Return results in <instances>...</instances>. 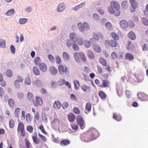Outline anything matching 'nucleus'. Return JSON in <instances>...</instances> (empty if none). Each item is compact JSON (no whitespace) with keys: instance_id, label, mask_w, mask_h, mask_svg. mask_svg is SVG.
Wrapping results in <instances>:
<instances>
[{"instance_id":"72a5a7b5","label":"nucleus","mask_w":148,"mask_h":148,"mask_svg":"<svg viewBox=\"0 0 148 148\" xmlns=\"http://www.w3.org/2000/svg\"><path fill=\"white\" fill-rule=\"evenodd\" d=\"M73 82L74 84L75 89L77 90L80 86V83L79 81L77 80H75Z\"/></svg>"},{"instance_id":"4c0bfd02","label":"nucleus","mask_w":148,"mask_h":148,"mask_svg":"<svg viewBox=\"0 0 148 148\" xmlns=\"http://www.w3.org/2000/svg\"><path fill=\"white\" fill-rule=\"evenodd\" d=\"M41 60L40 58L38 57H36L34 59V62L36 66H39L40 64Z\"/></svg>"},{"instance_id":"9d476101","label":"nucleus","mask_w":148,"mask_h":148,"mask_svg":"<svg viewBox=\"0 0 148 148\" xmlns=\"http://www.w3.org/2000/svg\"><path fill=\"white\" fill-rule=\"evenodd\" d=\"M111 6L114 7L116 10H120V7L119 3L116 1H112L110 3Z\"/></svg>"},{"instance_id":"aec40b11","label":"nucleus","mask_w":148,"mask_h":148,"mask_svg":"<svg viewBox=\"0 0 148 148\" xmlns=\"http://www.w3.org/2000/svg\"><path fill=\"white\" fill-rule=\"evenodd\" d=\"M70 38L73 42H75L77 38V35L75 33H72L70 35Z\"/></svg>"},{"instance_id":"6ab92c4d","label":"nucleus","mask_w":148,"mask_h":148,"mask_svg":"<svg viewBox=\"0 0 148 148\" xmlns=\"http://www.w3.org/2000/svg\"><path fill=\"white\" fill-rule=\"evenodd\" d=\"M136 77L137 78L138 82V83H141L142 82L144 79V76L143 75L139 74L137 75Z\"/></svg>"},{"instance_id":"5701e85b","label":"nucleus","mask_w":148,"mask_h":148,"mask_svg":"<svg viewBox=\"0 0 148 148\" xmlns=\"http://www.w3.org/2000/svg\"><path fill=\"white\" fill-rule=\"evenodd\" d=\"M70 142L69 140L67 139H64L62 140L60 143L61 145L63 146L66 145L70 144Z\"/></svg>"},{"instance_id":"6e6d98bb","label":"nucleus","mask_w":148,"mask_h":148,"mask_svg":"<svg viewBox=\"0 0 148 148\" xmlns=\"http://www.w3.org/2000/svg\"><path fill=\"white\" fill-rule=\"evenodd\" d=\"M27 97L28 100H31L33 98L34 96L31 92H28L27 94Z\"/></svg>"},{"instance_id":"cd10ccee","label":"nucleus","mask_w":148,"mask_h":148,"mask_svg":"<svg viewBox=\"0 0 148 148\" xmlns=\"http://www.w3.org/2000/svg\"><path fill=\"white\" fill-rule=\"evenodd\" d=\"M25 129V126L23 123L21 122L18 123L17 131Z\"/></svg>"},{"instance_id":"e433bc0d","label":"nucleus","mask_w":148,"mask_h":148,"mask_svg":"<svg viewBox=\"0 0 148 148\" xmlns=\"http://www.w3.org/2000/svg\"><path fill=\"white\" fill-rule=\"evenodd\" d=\"M5 74L8 77H10L12 76V73L10 69H8L6 71Z\"/></svg>"},{"instance_id":"423d86ee","label":"nucleus","mask_w":148,"mask_h":148,"mask_svg":"<svg viewBox=\"0 0 148 148\" xmlns=\"http://www.w3.org/2000/svg\"><path fill=\"white\" fill-rule=\"evenodd\" d=\"M139 99L142 101H148V95L143 92L139 93L138 94Z\"/></svg>"},{"instance_id":"49530a36","label":"nucleus","mask_w":148,"mask_h":148,"mask_svg":"<svg viewBox=\"0 0 148 148\" xmlns=\"http://www.w3.org/2000/svg\"><path fill=\"white\" fill-rule=\"evenodd\" d=\"M128 5L127 1H123L121 3L122 7L124 8H125L127 7Z\"/></svg>"},{"instance_id":"680f3d73","label":"nucleus","mask_w":148,"mask_h":148,"mask_svg":"<svg viewBox=\"0 0 148 148\" xmlns=\"http://www.w3.org/2000/svg\"><path fill=\"white\" fill-rule=\"evenodd\" d=\"M81 88L84 91H86L88 90H90V87L88 86H87L86 85H83L81 86Z\"/></svg>"},{"instance_id":"c9c22d12","label":"nucleus","mask_w":148,"mask_h":148,"mask_svg":"<svg viewBox=\"0 0 148 148\" xmlns=\"http://www.w3.org/2000/svg\"><path fill=\"white\" fill-rule=\"evenodd\" d=\"M73 112L75 114H79L80 113V111L79 109L77 107H75L73 109Z\"/></svg>"},{"instance_id":"1a4fd4ad","label":"nucleus","mask_w":148,"mask_h":148,"mask_svg":"<svg viewBox=\"0 0 148 148\" xmlns=\"http://www.w3.org/2000/svg\"><path fill=\"white\" fill-rule=\"evenodd\" d=\"M119 24L121 27L123 29H126L128 26L127 22L124 20H121Z\"/></svg>"},{"instance_id":"13d9d810","label":"nucleus","mask_w":148,"mask_h":148,"mask_svg":"<svg viewBox=\"0 0 148 148\" xmlns=\"http://www.w3.org/2000/svg\"><path fill=\"white\" fill-rule=\"evenodd\" d=\"M65 80L63 79H62L60 80L57 83L58 85L62 86L65 83Z\"/></svg>"},{"instance_id":"39448f33","label":"nucleus","mask_w":148,"mask_h":148,"mask_svg":"<svg viewBox=\"0 0 148 148\" xmlns=\"http://www.w3.org/2000/svg\"><path fill=\"white\" fill-rule=\"evenodd\" d=\"M129 1L133 8L130 9V11L131 12H134L135 11L136 9L138 7V4L135 0H129Z\"/></svg>"},{"instance_id":"f8f14e48","label":"nucleus","mask_w":148,"mask_h":148,"mask_svg":"<svg viewBox=\"0 0 148 148\" xmlns=\"http://www.w3.org/2000/svg\"><path fill=\"white\" fill-rule=\"evenodd\" d=\"M61 106L62 104L61 102L58 100L55 101L53 104V108L56 109H60Z\"/></svg>"},{"instance_id":"f257e3e1","label":"nucleus","mask_w":148,"mask_h":148,"mask_svg":"<svg viewBox=\"0 0 148 148\" xmlns=\"http://www.w3.org/2000/svg\"><path fill=\"white\" fill-rule=\"evenodd\" d=\"M98 135L97 131L95 129L92 128L90 129L88 133L82 134L81 138L83 141L88 142L96 139Z\"/></svg>"},{"instance_id":"f704fd0d","label":"nucleus","mask_w":148,"mask_h":148,"mask_svg":"<svg viewBox=\"0 0 148 148\" xmlns=\"http://www.w3.org/2000/svg\"><path fill=\"white\" fill-rule=\"evenodd\" d=\"M32 120L31 114L29 113L27 114L26 115V120L27 122L30 123L31 122Z\"/></svg>"},{"instance_id":"603ef678","label":"nucleus","mask_w":148,"mask_h":148,"mask_svg":"<svg viewBox=\"0 0 148 148\" xmlns=\"http://www.w3.org/2000/svg\"><path fill=\"white\" fill-rule=\"evenodd\" d=\"M18 133H20L22 137H24L26 135V132L25 129L17 131Z\"/></svg>"},{"instance_id":"052dcab7","label":"nucleus","mask_w":148,"mask_h":148,"mask_svg":"<svg viewBox=\"0 0 148 148\" xmlns=\"http://www.w3.org/2000/svg\"><path fill=\"white\" fill-rule=\"evenodd\" d=\"M0 46L1 47H5V43L4 40L3 39L0 40Z\"/></svg>"},{"instance_id":"412c9836","label":"nucleus","mask_w":148,"mask_h":148,"mask_svg":"<svg viewBox=\"0 0 148 148\" xmlns=\"http://www.w3.org/2000/svg\"><path fill=\"white\" fill-rule=\"evenodd\" d=\"M134 56L130 53H127L125 56V58L127 60L132 61L134 59Z\"/></svg>"},{"instance_id":"37998d69","label":"nucleus","mask_w":148,"mask_h":148,"mask_svg":"<svg viewBox=\"0 0 148 148\" xmlns=\"http://www.w3.org/2000/svg\"><path fill=\"white\" fill-rule=\"evenodd\" d=\"M9 126L10 128H13L14 125V121L12 119H10L9 121Z\"/></svg>"},{"instance_id":"0e129e2a","label":"nucleus","mask_w":148,"mask_h":148,"mask_svg":"<svg viewBox=\"0 0 148 148\" xmlns=\"http://www.w3.org/2000/svg\"><path fill=\"white\" fill-rule=\"evenodd\" d=\"M25 83L26 85H29L31 83V80L29 77H27L25 80Z\"/></svg>"},{"instance_id":"774afa93","label":"nucleus","mask_w":148,"mask_h":148,"mask_svg":"<svg viewBox=\"0 0 148 148\" xmlns=\"http://www.w3.org/2000/svg\"><path fill=\"white\" fill-rule=\"evenodd\" d=\"M17 79L16 80H17V81L19 82H22L23 80V78L19 75L17 76Z\"/></svg>"},{"instance_id":"20e7f679","label":"nucleus","mask_w":148,"mask_h":148,"mask_svg":"<svg viewBox=\"0 0 148 148\" xmlns=\"http://www.w3.org/2000/svg\"><path fill=\"white\" fill-rule=\"evenodd\" d=\"M33 103L35 107L41 106L43 104V101L42 99L40 97L37 96L35 97V100H34Z\"/></svg>"},{"instance_id":"4d7b16f0","label":"nucleus","mask_w":148,"mask_h":148,"mask_svg":"<svg viewBox=\"0 0 148 148\" xmlns=\"http://www.w3.org/2000/svg\"><path fill=\"white\" fill-rule=\"evenodd\" d=\"M27 21V19L26 18H21L19 19V22L21 24H24Z\"/></svg>"},{"instance_id":"de8ad7c7","label":"nucleus","mask_w":148,"mask_h":148,"mask_svg":"<svg viewBox=\"0 0 148 148\" xmlns=\"http://www.w3.org/2000/svg\"><path fill=\"white\" fill-rule=\"evenodd\" d=\"M142 23L146 26H148V20L145 17H143L142 18Z\"/></svg>"},{"instance_id":"4be33fe9","label":"nucleus","mask_w":148,"mask_h":148,"mask_svg":"<svg viewBox=\"0 0 148 148\" xmlns=\"http://www.w3.org/2000/svg\"><path fill=\"white\" fill-rule=\"evenodd\" d=\"M32 71L34 74L36 75H39L40 74V71L37 67H34L33 68Z\"/></svg>"},{"instance_id":"ddd939ff","label":"nucleus","mask_w":148,"mask_h":148,"mask_svg":"<svg viewBox=\"0 0 148 148\" xmlns=\"http://www.w3.org/2000/svg\"><path fill=\"white\" fill-rule=\"evenodd\" d=\"M49 71L50 73L53 75L56 74L58 72L57 69L53 66H52L49 68Z\"/></svg>"},{"instance_id":"7c9ffc66","label":"nucleus","mask_w":148,"mask_h":148,"mask_svg":"<svg viewBox=\"0 0 148 148\" xmlns=\"http://www.w3.org/2000/svg\"><path fill=\"white\" fill-rule=\"evenodd\" d=\"M99 95L100 97L102 99H105L106 96V93L102 90H100L99 91Z\"/></svg>"},{"instance_id":"bf43d9fd","label":"nucleus","mask_w":148,"mask_h":148,"mask_svg":"<svg viewBox=\"0 0 148 148\" xmlns=\"http://www.w3.org/2000/svg\"><path fill=\"white\" fill-rule=\"evenodd\" d=\"M82 23H79L78 24V26L79 27V29L81 32H83L85 29L84 27L81 25Z\"/></svg>"},{"instance_id":"a211bd4d","label":"nucleus","mask_w":148,"mask_h":148,"mask_svg":"<svg viewBox=\"0 0 148 148\" xmlns=\"http://www.w3.org/2000/svg\"><path fill=\"white\" fill-rule=\"evenodd\" d=\"M110 82L107 79L103 80H102L103 85H101V88H105L108 87L110 84Z\"/></svg>"},{"instance_id":"338daca9","label":"nucleus","mask_w":148,"mask_h":148,"mask_svg":"<svg viewBox=\"0 0 148 148\" xmlns=\"http://www.w3.org/2000/svg\"><path fill=\"white\" fill-rule=\"evenodd\" d=\"M108 10L109 12L111 14H113L114 13V10L113 7L111 6L109 7Z\"/></svg>"},{"instance_id":"a19ab883","label":"nucleus","mask_w":148,"mask_h":148,"mask_svg":"<svg viewBox=\"0 0 148 148\" xmlns=\"http://www.w3.org/2000/svg\"><path fill=\"white\" fill-rule=\"evenodd\" d=\"M26 130L29 133H31L33 132V127L31 125H28L26 127Z\"/></svg>"},{"instance_id":"c85d7f7f","label":"nucleus","mask_w":148,"mask_h":148,"mask_svg":"<svg viewBox=\"0 0 148 148\" xmlns=\"http://www.w3.org/2000/svg\"><path fill=\"white\" fill-rule=\"evenodd\" d=\"M106 29L109 30H112L113 29V27L111 23L110 22L106 23L105 24Z\"/></svg>"},{"instance_id":"3c124183","label":"nucleus","mask_w":148,"mask_h":148,"mask_svg":"<svg viewBox=\"0 0 148 148\" xmlns=\"http://www.w3.org/2000/svg\"><path fill=\"white\" fill-rule=\"evenodd\" d=\"M38 128L42 132L44 133L45 134H47V133L46 132V131L45 130L43 126L42 125H40L39 126Z\"/></svg>"},{"instance_id":"a18cd8bd","label":"nucleus","mask_w":148,"mask_h":148,"mask_svg":"<svg viewBox=\"0 0 148 148\" xmlns=\"http://www.w3.org/2000/svg\"><path fill=\"white\" fill-rule=\"evenodd\" d=\"M38 136L40 137L41 140L43 142H46L47 139V138L44 136L40 134H38Z\"/></svg>"},{"instance_id":"9b49d317","label":"nucleus","mask_w":148,"mask_h":148,"mask_svg":"<svg viewBox=\"0 0 148 148\" xmlns=\"http://www.w3.org/2000/svg\"><path fill=\"white\" fill-rule=\"evenodd\" d=\"M77 120L78 124L81 127H82L84 123V121L82 117L80 115L77 116Z\"/></svg>"},{"instance_id":"6e6552de","label":"nucleus","mask_w":148,"mask_h":148,"mask_svg":"<svg viewBox=\"0 0 148 148\" xmlns=\"http://www.w3.org/2000/svg\"><path fill=\"white\" fill-rule=\"evenodd\" d=\"M40 70L43 72H46L47 70V65L44 63H42L38 66Z\"/></svg>"},{"instance_id":"4468645a","label":"nucleus","mask_w":148,"mask_h":148,"mask_svg":"<svg viewBox=\"0 0 148 148\" xmlns=\"http://www.w3.org/2000/svg\"><path fill=\"white\" fill-rule=\"evenodd\" d=\"M128 37L132 40H135L136 38L135 34L132 31H131L127 35Z\"/></svg>"},{"instance_id":"69168bd1","label":"nucleus","mask_w":148,"mask_h":148,"mask_svg":"<svg viewBox=\"0 0 148 148\" xmlns=\"http://www.w3.org/2000/svg\"><path fill=\"white\" fill-rule=\"evenodd\" d=\"M34 119L38 120L40 119L39 115L38 112L37 111L34 114Z\"/></svg>"},{"instance_id":"b1692460","label":"nucleus","mask_w":148,"mask_h":148,"mask_svg":"<svg viewBox=\"0 0 148 148\" xmlns=\"http://www.w3.org/2000/svg\"><path fill=\"white\" fill-rule=\"evenodd\" d=\"M99 62L104 66H106L107 64L106 60L102 57L99 58Z\"/></svg>"},{"instance_id":"c756f323","label":"nucleus","mask_w":148,"mask_h":148,"mask_svg":"<svg viewBox=\"0 0 148 148\" xmlns=\"http://www.w3.org/2000/svg\"><path fill=\"white\" fill-rule=\"evenodd\" d=\"M33 85L36 86L37 87H39L41 86L42 85V84L40 80L38 79L36 80L33 83Z\"/></svg>"},{"instance_id":"bb28decb","label":"nucleus","mask_w":148,"mask_h":148,"mask_svg":"<svg viewBox=\"0 0 148 148\" xmlns=\"http://www.w3.org/2000/svg\"><path fill=\"white\" fill-rule=\"evenodd\" d=\"M87 56L90 59H92L94 58L95 56L92 51L90 50H88L87 52Z\"/></svg>"},{"instance_id":"58836bf2","label":"nucleus","mask_w":148,"mask_h":148,"mask_svg":"<svg viewBox=\"0 0 148 148\" xmlns=\"http://www.w3.org/2000/svg\"><path fill=\"white\" fill-rule=\"evenodd\" d=\"M78 44L80 45H82L84 43V41L82 38L81 37H78L76 41Z\"/></svg>"},{"instance_id":"e2e57ef3","label":"nucleus","mask_w":148,"mask_h":148,"mask_svg":"<svg viewBox=\"0 0 148 148\" xmlns=\"http://www.w3.org/2000/svg\"><path fill=\"white\" fill-rule=\"evenodd\" d=\"M97 71L98 73L99 74H101L103 71L101 67L99 66H97Z\"/></svg>"},{"instance_id":"8fccbe9b","label":"nucleus","mask_w":148,"mask_h":148,"mask_svg":"<svg viewBox=\"0 0 148 148\" xmlns=\"http://www.w3.org/2000/svg\"><path fill=\"white\" fill-rule=\"evenodd\" d=\"M91 107L92 106L90 102H88L86 103V108L88 111H90V110Z\"/></svg>"},{"instance_id":"f03ea898","label":"nucleus","mask_w":148,"mask_h":148,"mask_svg":"<svg viewBox=\"0 0 148 148\" xmlns=\"http://www.w3.org/2000/svg\"><path fill=\"white\" fill-rule=\"evenodd\" d=\"M74 56L76 61L78 62H79L81 60L84 62L86 61V57L82 52H75L74 54Z\"/></svg>"},{"instance_id":"a878e982","label":"nucleus","mask_w":148,"mask_h":148,"mask_svg":"<svg viewBox=\"0 0 148 148\" xmlns=\"http://www.w3.org/2000/svg\"><path fill=\"white\" fill-rule=\"evenodd\" d=\"M8 104L10 107L13 108L15 106V102L12 99H10L8 101Z\"/></svg>"},{"instance_id":"79ce46f5","label":"nucleus","mask_w":148,"mask_h":148,"mask_svg":"<svg viewBox=\"0 0 148 148\" xmlns=\"http://www.w3.org/2000/svg\"><path fill=\"white\" fill-rule=\"evenodd\" d=\"M14 12V9H12L11 10H9L5 13L7 16H11L13 14Z\"/></svg>"},{"instance_id":"09e8293b","label":"nucleus","mask_w":148,"mask_h":148,"mask_svg":"<svg viewBox=\"0 0 148 148\" xmlns=\"http://www.w3.org/2000/svg\"><path fill=\"white\" fill-rule=\"evenodd\" d=\"M25 141L26 147L27 148H30L31 146H32V145L29 140L27 139H25Z\"/></svg>"},{"instance_id":"473e14b6","label":"nucleus","mask_w":148,"mask_h":148,"mask_svg":"<svg viewBox=\"0 0 148 148\" xmlns=\"http://www.w3.org/2000/svg\"><path fill=\"white\" fill-rule=\"evenodd\" d=\"M63 56L64 59L65 60H68L70 59V56L66 52H64L63 53Z\"/></svg>"},{"instance_id":"f3484780","label":"nucleus","mask_w":148,"mask_h":148,"mask_svg":"<svg viewBox=\"0 0 148 148\" xmlns=\"http://www.w3.org/2000/svg\"><path fill=\"white\" fill-rule=\"evenodd\" d=\"M67 117L69 121L71 122H73L75 119V115L72 113H70L69 114Z\"/></svg>"},{"instance_id":"864d4df0","label":"nucleus","mask_w":148,"mask_h":148,"mask_svg":"<svg viewBox=\"0 0 148 148\" xmlns=\"http://www.w3.org/2000/svg\"><path fill=\"white\" fill-rule=\"evenodd\" d=\"M56 63L57 64H60L62 62V60L60 57L58 55L56 56Z\"/></svg>"},{"instance_id":"7ed1b4c3","label":"nucleus","mask_w":148,"mask_h":148,"mask_svg":"<svg viewBox=\"0 0 148 148\" xmlns=\"http://www.w3.org/2000/svg\"><path fill=\"white\" fill-rule=\"evenodd\" d=\"M104 43L106 46H110L112 47L116 48L120 47L119 44L116 40L113 39L110 40H106L105 41Z\"/></svg>"},{"instance_id":"5fc2aeb1","label":"nucleus","mask_w":148,"mask_h":148,"mask_svg":"<svg viewBox=\"0 0 148 148\" xmlns=\"http://www.w3.org/2000/svg\"><path fill=\"white\" fill-rule=\"evenodd\" d=\"M72 47L73 49L75 51H77L79 50V47L77 44L75 42L72 45Z\"/></svg>"},{"instance_id":"dca6fc26","label":"nucleus","mask_w":148,"mask_h":148,"mask_svg":"<svg viewBox=\"0 0 148 148\" xmlns=\"http://www.w3.org/2000/svg\"><path fill=\"white\" fill-rule=\"evenodd\" d=\"M33 142L36 144H39L40 140L37 138V135L36 132H35L34 135L32 136Z\"/></svg>"},{"instance_id":"0eeeda50","label":"nucleus","mask_w":148,"mask_h":148,"mask_svg":"<svg viewBox=\"0 0 148 148\" xmlns=\"http://www.w3.org/2000/svg\"><path fill=\"white\" fill-rule=\"evenodd\" d=\"M59 72L62 74L66 73L68 71V68L66 66L62 65H60L58 67Z\"/></svg>"},{"instance_id":"2f4dec72","label":"nucleus","mask_w":148,"mask_h":148,"mask_svg":"<svg viewBox=\"0 0 148 148\" xmlns=\"http://www.w3.org/2000/svg\"><path fill=\"white\" fill-rule=\"evenodd\" d=\"M110 35L114 39V40L117 41L119 40V36L115 33L112 32L111 33Z\"/></svg>"},{"instance_id":"2eb2a0df","label":"nucleus","mask_w":148,"mask_h":148,"mask_svg":"<svg viewBox=\"0 0 148 148\" xmlns=\"http://www.w3.org/2000/svg\"><path fill=\"white\" fill-rule=\"evenodd\" d=\"M65 8V5L64 3H60L58 5L57 10L58 12H60L64 10Z\"/></svg>"},{"instance_id":"c03bdc74","label":"nucleus","mask_w":148,"mask_h":148,"mask_svg":"<svg viewBox=\"0 0 148 148\" xmlns=\"http://www.w3.org/2000/svg\"><path fill=\"white\" fill-rule=\"evenodd\" d=\"M20 108H17L16 109L14 112V114L16 117H19L20 114Z\"/></svg>"},{"instance_id":"ea45409f","label":"nucleus","mask_w":148,"mask_h":148,"mask_svg":"<svg viewBox=\"0 0 148 148\" xmlns=\"http://www.w3.org/2000/svg\"><path fill=\"white\" fill-rule=\"evenodd\" d=\"M93 48L95 50L97 53H100L101 51L100 47L97 45H94Z\"/></svg>"},{"instance_id":"393cba45","label":"nucleus","mask_w":148,"mask_h":148,"mask_svg":"<svg viewBox=\"0 0 148 148\" xmlns=\"http://www.w3.org/2000/svg\"><path fill=\"white\" fill-rule=\"evenodd\" d=\"M113 117L114 119L118 121H120L122 119V117L120 115H117L116 113L113 114Z\"/></svg>"}]
</instances>
